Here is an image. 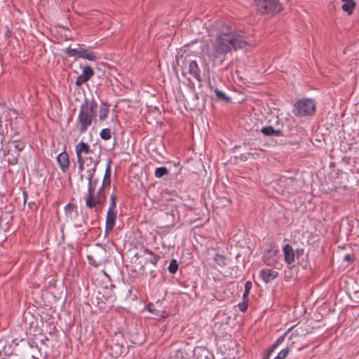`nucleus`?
Here are the masks:
<instances>
[{"label": "nucleus", "mask_w": 359, "mask_h": 359, "mask_svg": "<svg viewBox=\"0 0 359 359\" xmlns=\"http://www.w3.org/2000/svg\"><path fill=\"white\" fill-rule=\"evenodd\" d=\"M208 31L210 36H213L216 31L215 38L210 41V44L205 46L207 55L213 60L231 53L232 50L242 48L248 44L245 36L241 32L222 21L210 25Z\"/></svg>", "instance_id": "obj_1"}, {"label": "nucleus", "mask_w": 359, "mask_h": 359, "mask_svg": "<svg viewBox=\"0 0 359 359\" xmlns=\"http://www.w3.org/2000/svg\"><path fill=\"white\" fill-rule=\"evenodd\" d=\"M252 287V283L251 281L248 280L245 282V291L248 292L250 293V291L251 290Z\"/></svg>", "instance_id": "obj_34"}, {"label": "nucleus", "mask_w": 359, "mask_h": 359, "mask_svg": "<svg viewBox=\"0 0 359 359\" xmlns=\"http://www.w3.org/2000/svg\"><path fill=\"white\" fill-rule=\"evenodd\" d=\"M150 274H151V276L153 278H154V277L156 276V273H155V271H150Z\"/></svg>", "instance_id": "obj_43"}, {"label": "nucleus", "mask_w": 359, "mask_h": 359, "mask_svg": "<svg viewBox=\"0 0 359 359\" xmlns=\"http://www.w3.org/2000/svg\"><path fill=\"white\" fill-rule=\"evenodd\" d=\"M23 194L27 196V193L23 192Z\"/></svg>", "instance_id": "obj_45"}, {"label": "nucleus", "mask_w": 359, "mask_h": 359, "mask_svg": "<svg viewBox=\"0 0 359 359\" xmlns=\"http://www.w3.org/2000/svg\"><path fill=\"white\" fill-rule=\"evenodd\" d=\"M94 75V70L90 66H86L83 69V72L76 80V85L81 86L83 83L87 82Z\"/></svg>", "instance_id": "obj_8"}, {"label": "nucleus", "mask_w": 359, "mask_h": 359, "mask_svg": "<svg viewBox=\"0 0 359 359\" xmlns=\"http://www.w3.org/2000/svg\"><path fill=\"white\" fill-rule=\"evenodd\" d=\"M169 174V170L166 167H159L155 170L154 175L156 178H161Z\"/></svg>", "instance_id": "obj_21"}, {"label": "nucleus", "mask_w": 359, "mask_h": 359, "mask_svg": "<svg viewBox=\"0 0 359 359\" xmlns=\"http://www.w3.org/2000/svg\"><path fill=\"white\" fill-rule=\"evenodd\" d=\"M97 109V104L92 100L88 102L87 100L81 105L80 112H96Z\"/></svg>", "instance_id": "obj_15"}, {"label": "nucleus", "mask_w": 359, "mask_h": 359, "mask_svg": "<svg viewBox=\"0 0 359 359\" xmlns=\"http://www.w3.org/2000/svg\"><path fill=\"white\" fill-rule=\"evenodd\" d=\"M14 147L18 152H20L24 149L25 143L22 142H15Z\"/></svg>", "instance_id": "obj_32"}, {"label": "nucleus", "mask_w": 359, "mask_h": 359, "mask_svg": "<svg viewBox=\"0 0 359 359\" xmlns=\"http://www.w3.org/2000/svg\"><path fill=\"white\" fill-rule=\"evenodd\" d=\"M116 196L114 194H111L110 196V204H109V208L108 210H116Z\"/></svg>", "instance_id": "obj_31"}, {"label": "nucleus", "mask_w": 359, "mask_h": 359, "mask_svg": "<svg viewBox=\"0 0 359 359\" xmlns=\"http://www.w3.org/2000/svg\"><path fill=\"white\" fill-rule=\"evenodd\" d=\"M238 309L242 312H245L248 307V302L243 301V302L238 304Z\"/></svg>", "instance_id": "obj_33"}, {"label": "nucleus", "mask_w": 359, "mask_h": 359, "mask_svg": "<svg viewBox=\"0 0 359 359\" xmlns=\"http://www.w3.org/2000/svg\"><path fill=\"white\" fill-rule=\"evenodd\" d=\"M294 107L297 112H314L316 102L313 99L304 98L297 101Z\"/></svg>", "instance_id": "obj_5"}, {"label": "nucleus", "mask_w": 359, "mask_h": 359, "mask_svg": "<svg viewBox=\"0 0 359 359\" xmlns=\"http://www.w3.org/2000/svg\"><path fill=\"white\" fill-rule=\"evenodd\" d=\"M57 161L61 170L65 172L69 166L68 154L65 151L60 153L57 157Z\"/></svg>", "instance_id": "obj_13"}, {"label": "nucleus", "mask_w": 359, "mask_h": 359, "mask_svg": "<svg viewBox=\"0 0 359 359\" xmlns=\"http://www.w3.org/2000/svg\"><path fill=\"white\" fill-rule=\"evenodd\" d=\"M273 352H270V348L267 350L266 354L262 359H269L271 354Z\"/></svg>", "instance_id": "obj_41"}, {"label": "nucleus", "mask_w": 359, "mask_h": 359, "mask_svg": "<svg viewBox=\"0 0 359 359\" xmlns=\"http://www.w3.org/2000/svg\"><path fill=\"white\" fill-rule=\"evenodd\" d=\"M111 348L114 350L116 355H120L124 352L125 347L122 344L116 343L111 346Z\"/></svg>", "instance_id": "obj_26"}, {"label": "nucleus", "mask_w": 359, "mask_h": 359, "mask_svg": "<svg viewBox=\"0 0 359 359\" xmlns=\"http://www.w3.org/2000/svg\"><path fill=\"white\" fill-rule=\"evenodd\" d=\"M260 131L265 136L279 137V136H281L283 135L281 130H275L272 126L263 127V128H262Z\"/></svg>", "instance_id": "obj_17"}, {"label": "nucleus", "mask_w": 359, "mask_h": 359, "mask_svg": "<svg viewBox=\"0 0 359 359\" xmlns=\"http://www.w3.org/2000/svg\"><path fill=\"white\" fill-rule=\"evenodd\" d=\"M147 310L148 311H149L150 313H156L155 311H156V309L154 308V305L151 303H149L148 305H147Z\"/></svg>", "instance_id": "obj_36"}, {"label": "nucleus", "mask_w": 359, "mask_h": 359, "mask_svg": "<svg viewBox=\"0 0 359 359\" xmlns=\"http://www.w3.org/2000/svg\"><path fill=\"white\" fill-rule=\"evenodd\" d=\"M12 344H13L14 346H17V345H18V343H16L15 340H13V342H12Z\"/></svg>", "instance_id": "obj_44"}, {"label": "nucleus", "mask_w": 359, "mask_h": 359, "mask_svg": "<svg viewBox=\"0 0 359 359\" xmlns=\"http://www.w3.org/2000/svg\"><path fill=\"white\" fill-rule=\"evenodd\" d=\"M178 267H179V266H178L177 260L172 259L168 266V269L170 273L175 274L177 272Z\"/></svg>", "instance_id": "obj_27"}, {"label": "nucleus", "mask_w": 359, "mask_h": 359, "mask_svg": "<svg viewBox=\"0 0 359 359\" xmlns=\"http://www.w3.org/2000/svg\"><path fill=\"white\" fill-rule=\"evenodd\" d=\"M304 249L303 248H297L295 251H294V254H295V256H297V258H299V257H301L302 255H303L304 254Z\"/></svg>", "instance_id": "obj_35"}, {"label": "nucleus", "mask_w": 359, "mask_h": 359, "mask_svg": "<svg viewBox=\"0 0 359 359\" xmlns=\"http://www.w3.org/2000/svg\"><path fill=\"white\" fill-rule=\"evenodd\" d=\"M111 160L109 159L105 169L102 185L100 187L101 189H104V190L109 188L111 184Z\"/></svg>", "instance_id": "obj_12"}, {"label": "nucleus", "mask_w": 359, "mask_h": 359, "mask_svg": "<svg viewBox=\"0 0 359 359\" xmlns=\"http://www.w3.org/2000/svg\"><path fill=\"white\" fill-rule=\"evenodd\" d=\"M278 273L270 269H263L259 272V276L266 283H268L278 277Z\"/></svg>", "instance_id": "obj_10"}, {"label": "nucleus", "mask_w": 359, "mask_h": 359, "mask_svg": "<svg viewBox=\"0 0 359 359\" xmlns=\"http://www.w3.org/2000/svg\"><path fill=\"white\" fill-rule=\"evenodd\" d=\"M77 161H78V164H79V170L81 172L79 178L82 181L83 179V175L81 173V172L84 170V164L86 161L85 160L84 157H81L79 156V158H77Z\"/></svg>", "instance_id": "obj_25"}, {"label": "nucleus", "mask_w": 359, "mask_h": 359, "mask_svg": "<svg viewBox=\"0 0 359 359\" xmlns=\"http://www.w3.org/2000/svg\"><path fill=\"white\" fill-rule=\"evenodd\" d=\"M215 96L218 100L224 101L225 102H230V97H229L224 92L216 89L215 90Z\"/></svg>", "instance_id": "obj_22"}, {"label": "nucleus", "mask_w": 359, "mask_h": 359, "mask_svg": "<svg viewBox=\"0 0 359 359\" xmlns=\"http://www.w3.org/2000/svg\"><path fill=\"white\" fill-rule=\"evenodd\" d=\"M341 8L344 11L351 14L355 7V3L353 0H342Z\"/></svg>", "instance_id": "obj_19"}, {"label": "nucleus", "mask_w": 359, "mask_h": 359, "mask_svg": "<svg viewBox=\"0 0 359 359\" xmlns=\"http://www.w3.org/2000/svg\"><path fill=\"white\" fill-rule=\"evenodd\" d=\"M248 295H249V292L244 291V293H243V297H242L243 301L248 302L249 301Z\"/></svg>", "instance_id": "obj_39"}, {"label": "nucleus", "mask_w": 359, "mask_h": 359, "mask_svg": "<svg viewBox=\"0 0 359 359\" xmlns=\"http://www.w3.org/2000/svg\"><path fill=\"white\" fill-rule=\"evenodd\" d=\"M101 138L104 140H108L111 137V132L110 128H104L101 130L100 134Z\"/></svg>", "instance_id": "obj_28"}, {"label": "nucleus", "mask_w": 359, "mask_h": 359, "mask_svg": "<svg viewBox=\"0 0 359 359\" xmlns=\"http://www.w3.org/2000/svg\"><path fill=\"white\" fill-rule=\"evenodd\" d=\"M214 261L220 266L226 265V257L220 254H216L214 257Z\"/></svg>", "instance_id": "obj_23"}, {"label": "nucleus", "mask_w": 359, "mask_h": 359, "mask_svg": "<svg viewBox=\"0 0 359 359\" xmlns=\"http://www.w3.org/2000/svg\"><path fill=\"white\" fill-rule=\"evenodd\" d=\"M20 342L22 343V345L27 346V342L26 340L22 339L20 340Z\"/></svg>", "instance_id": "obj_42"}, {"label": "nucleus", "mask_w": 359, "mask_h": 359, "mask_svg": "<svg viewBox=\"0 0 359 359\" xmlns=\"http://www.w3.org/2000/svg\"><path fill=\"white\" fill-rule=\"evenodd\" d=\"M115 118L116 116H114L113 114L111 117V119H110V122L109 123H107V125H108L109 126H114V123H115Z\"/></svg>", "instance_id": "obj_38"}, {"label": "nucleus", "mask_w": 359, "mask_h": 359, "mask_svg": "<svg viewBox=\"0 0 359 359\" xmlns=\"http://www.w3.org/2000/svg\"><path fill=\"white\" fill-rule=\"evenodd\" d=\"M105 190L99 187L95 192L86 195V205L89 209L102 206L106 201Z\"/></svg>", "instance_id": "obj_3"}, {"label": "nucleus", "mask_w": 359, "mask_h": 359, "mask_svg": "<svg viewBox=\"0 0 359 359\" xmlns=\"http://www.w3.org/2000/svg\"><path fill=\"white\" fill-rule=\"evenodd\" d=\"M166 215H167V216H169V215H170V214L166 213ZM172 215H170V216H172Z\"/></svg>", "instance_id": "obj_46"}, {"label": "nucleus", "mask_w": 359, "mask_h": 359, "mask_svg": "<svg viewBox=\"0 0 359 359\" xmlns=\"http://www.w3.org/2000/svg\"><path fill=\"white\" fill-rule=\"evenodd\" d=\"M255 4L257 11L262 15H275L283 10L281 4L278 0H257Z\"/></svg>", "instance_id": "obj_2"}, {"label": "nucleus", "mask_w": 359, "mask_h": 359, "mask_svg": "<svg viewBox=\"0 0 359 359\" xmlns=\"http://www.w3.org/2000/svg\"><path fill=\"white\" fill-rule=\"evenodd\" d=\"M294 342L292 341L290 347L287 346V348L281 350L273 359H284L285 358H286Z\"/></svg>", "instance_id": "obj_24"}, {"label": "nucleus", "mask_w": 359, "mask_h": 359, "mask_svg": "<svg viewBox=\"0 0 359 359\" xmlns=\"http://www.w3.org/2000/svg\"><path fill=\"white\" fill-rule=\"evenodd\" d=\"M81 58L86 59L90 61H95L100 58L98 55L94 52L90 50V49H86L85 48H82Z\"/></svg>", "instance_id": "obj_16"}, {"label": "nucleus", "mask_w": 359, "mask_h": 359, "mask_svg": "<svg viewBox=\"0 0 359 359\" xmlns=\"http://www.w3.org/2000/svg\"><path fill=\"white\" fill-rule=\"evenodd\" d=\"M75 150L77 158H79L80 156L81 157H84L86 161H90V164L87 163V165L93 164V166H94L95 161L99 162L95 156H93L94 152L90 149V147L87 143L80 142L76 144Z\"/></svg>", "instance_id": "obj_4"}, {"label": "nucleus", "mask_w": 359, "mask_h": 359, "mask_svg": "<svg viewBox=\"0 0 359 359\" xmlns=\"http://www.w3.org/2000/svg\"><path fill=\"white\" fill-rule=\"evenodd\" d=\"M74 205L69 203L65 207V212L67 216L72 217V213L74 211Z\"/></svg>", "instance_id": "obj_30"}, {"label": "nucleus", "mask_w": 359, "mask_h": 359, "mask_svg": "<svg viewBox=\"0 0 359 359\" xmlns=\"http://www.w3.org/2000/svg\"><path fill=\"white\" fill-rule=\"evenodd\" d=\"M344 259L348 262H351L353 260V257L351 255L347 254L344 257Z\"/></svg>", "instance_id": "obj_37"}, {"label": "nucleus", "mask_w": 359, "mask_h": 359, "mask_svg": "<svg viewBox=\"0 0 359 359\" xmlns=\"http://www.w3.org/2000/svg\"><path fill=\"white\" fill-rule=\"evenodd\" d=\"M82 46L78 45V48H67L63 50V53H65L68 57H76L81 58Z\"/></svg>", "instance_id": "obj_18"}, {"label": "nucleus", "mask_w": 359, "mask_h": 359, "mask_svg": "<svg viewBox=\"0 0 359 359\" xmlns=\"http://www.w3.org/2000/svg\"><path fill=\"white\" fill-rule=\"evenodd\" d=\"M78 118L80 123L79 132L83 133L91 125L93 116L91 114H79Z\"/></svg>", "instance_id": "obj_9"}, {"label": "nucleus", "mask_w": 359, "mask_h": 359, "mask_svg": "<svg viewBox=\"0 0 359 359\" xmlns=\"http://www.w3.org/2000/svg\"><path fill=\"white\" fill-rule=\"evenodd\" d=\"M284 259L287 265H291L294 262V250L290 244H286L283 247Z\"/></svg>", "instance_id": "obj_11"}, {"label": "nucleus", "mask_w": 359, "mask_h": 359, "mask_svg": "<svg viewBox=\"0 0 359 359\" xmlns=\"http://www.w3.org/2000/svg\"><path fill=\"white\" fill-rule=\"evenodd\" d=\"M116 210H108L105 222V236L109 235V233L113 230L116 223Z\"/></svg>", "instance_id": "obj_7"}, {"label": "nucleus", "mask_w": 359, "mask_h": 359, "mask_svg": "<svg viewBox=\"0 0 359 359\" xmlns=\"http://www.w3.org/2000/svg\"><path fill=\"white\" fill-rule=\"evenodd\" d=\"M108 114H100L99 119L101 122L104 121L107 118Z\"/></svg>", "instance_id": "obj_40"}, {"label": "nucleus", "mask_w": 359, "mask_h": 359, "mask_svg": "<svg viewBox=\"0 0 359 359\" xmlns=\"http://www.w3.org/2000/svg\"><path fill=\"white\" fill-rule=\"evenodd\" d=\"M144 252L150 255L151 257L149 259V262L154 265H156L157 262L159 260V257L154 255L153 252L147 248L145 249Z\"/></svg>", "instance_id": "obj_29"}, {"label": "nucleus", "mask_w": 359, "mask_h": 359, "mask_svg": "<svg viewBox=\"0 0 359 359\" xmlns=\"http://www.w3.org/2000/svg\"><path fill=\"white\" fill-rule=\"evenodd\" d=\"M189 72L198 81H201V69L195 60H191L189 62Z\"/></svg>", "instance_id": "obj_14"}, {"label": "nucleus", "mask_w": 359, "mask_h": 359, "mask_svg": "<svg viewBox=\"0 0 359 359\" xmlns=\"http://www.w3.org/2000/svg\"><path fill=\"white\" fill-rule=\"evenodd\" d=\"M98 164V161H95L94 166H93L90 169L88 170V192L87 194H90L91 193L95 192L97 189L99 181L97 178H95V172L97 169V165Z\"/></svg>", "instance_id": "obj_6"}, {"label": "nucleus", "mask_w": 359, "mask_h": 359, "mask_svg": "<svg viewBox=\"0 0 359 359\" xmlns=\"http://www.w3.org/2000/svg\"><path fill=\"white\" fill-rule=\"evenodd\" d=\"M294 326L290 327L283 335L279 337L277 340L270 347V352H273L284 341L287 334L292 330Z\"/></svg>", "instance_id": "obj_20"}]
</instances>
